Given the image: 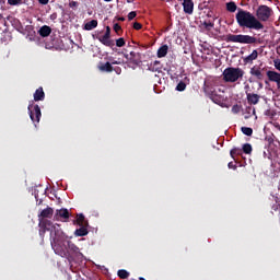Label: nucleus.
Masks as SVG:
<instances>
[{"label": "nucleus", "instance_id": "obj_8", "mask_svg": "<svg viewBox=\"0 0 280 280\" xmlns=\"http://www.w3.org/2000/svg\"><path fill=\"white\" fill-rule=\"evenodd\" d=\"M267 78H268L269 82L276 83L277 89L280 90V72H276L273 70H268Z\"/></svg>", "mask_w": 280, "mask_h": 280}, {"label": "nucleus", "instance_id": "obj_42", "mask_svg": "<svg viewBox=\"0 0 280 280\" xmlns=\"http://www.w3.org/2000/svg\"><path fill=\"white\" fill-rule=\"evenodd\" d=\"M112 72H115L116 75H120L121 74V68L120 67H114Z\"/></svg>", "mask_w": 280, "mask_h": 280}, {"label": "nucleus", "instance_id": "obj_16", "mask_svg": "<svg viewBox=\"0 0 280 280\" xmlns=\"http://www.w3.org/2000/svg\"><path fill=\"white\" fill-rule=\"evenodd\" d=\"M249 74H252L253 77H255L259 81L264 80V74L260 71V68L254 67V68L249 69Z\"/></svg>", "mask_w": 280, "mask_h": 280}, {"label": "nucleus", "instance_id": "obj_50", "mask_svg": "<svg viewBox=\"0 0 280 280\" xmlns=\"http://www.w3.org/2000/svg\"><path fill=\"white\" fill-rule=\"evenodd\" d=\"M119 21L120 22H125V18H119Z\"/></svg>", "mask_w": 280, "mask_h": 280}, {"label": "nucleus", "instance_id": "obj_11", "mask_svg": "<svg viewBox=\"0 0 280 280\" xmlns=\"http://www.w3.org/2000/svg\"><path fill=\"white\" fill-rule=\"evenodd\" d=\"M95 39H97L98 42H101L103 45H105L106 47L113 48L115 43L114 39H110V36H97L95 37Z\"/></svg>", "mask_w": 280, "mask_h": 280}, {"label": "nucleus", "instance_id": "obj_37", "mask_svg": "<svg viewBox=\"0 0 280 280\" xmlns=\"http://www.w3.org/2000/svg\"><path fill=\"white\" fill-rule=\"evenodd\" d=\"M114 31H115L116 34L120 35V32H121V26H120V24L115 23V24H114Z\"/></svg>", "mask_w": 280, "mask_h": 280}, {"label": "nucleus", "instance_id": "obj_52", "mask_svg": "<svg viewBox=\"0 0 280 280\" xmlns=\"http://www.w3.org/2000/svg\"><path fill=\"white\" fill-rule=\"evenodd\" d=\"M103 1L110 2V1H113V0H103Z\"/></svg>", "mask_w": 280, "mask_h": 280}, {"label": "nucleus", "instance_id": "obj_40", "mask_svg": "<svg viewBox=\"0 0 280 280\" xmlns=\"http://www.w3.org/2000/svg\"><path fill=\"white\" fill-rule=\"evenodd\" d=\"M127 18L129 19V21H133V19L137 18V12L136 11H131L129 13V15H127Z\"/></svg>", "mask_w": 280, "mask_h": 280}, {"label": "nucleus", "instance_id": "obj_45", "mask_svg": "<svg viewBox=\"0 0 280 280\" xmlns=\"http://www.w3.org/2000/svg\"><path fill=\"white\" fill-rule=\"evenodd\" d=\"M279 209H280V203H276V205L272 206L273 211H277Z\"/></svg>", "mask_w": 280, "mask_h": 280}, {"label": "nucleus", "instance_id": "obj_38", "mask_svg": "<svg viewBox=\"0 0 280 280\" xmlns=\"http://www.w3.org/2000/svg\"><path fill=\"white\" fill-rule=\"evenodd\" d=\"M78 7H79V3L77 1H70V3H69L70 9L77 10Z\"/></svg>", "mask_w": 280, "mask_h": 280}, {"label": "nucleus", "instance_id": "obj_43", "mask_svg": "<svg viewBox=\"0 0 280 280\" xmlns=\"http://www.w3.org/2000/svg\"><path fill=\"white\" fill-rule=\"evenodd\" d=\"M103 36L110 37V27L109 26H106V31H105V34Z\"/></svg>", "mask_w": 280, "mask_h": 280}, {"label": "nucleus", "instance_id": "obj_10", "mask_svg": "<svg viewBox=\"0 0 280 280\" xmlns=\"http://www.w3.org/2000/svg\"><path fill=\"white\" fill-rule=\"evenodd\" d=\"M194 0H183L184 13H186L187 15L194 14Z\"/></svg>", "mask_w": 280, "mask_h": 280}, {"label": "nucleus", "instance_id": "obj_35", "mask_svg": "<svg viewBox=\"0 0 280 280\" xmlns=\"http://www.w3.org/2000/svg\"><path fill=\"white\" fill-rule=\"evenodd\" d=\"M242 110V105H233L232 106V113L233 114H240V112Z\"/></svg>", "mask_w": 280, "mask_h": 280}, {"label": "nucleus", "instance_id": "obj_9", "mask_svg": "<svg viewBox=\"0 0 280 280\" xmlns=\"http://www.w3.org/2000/svg\"><path fill=\"white\" fill-rule=\"evenodd\" d=\"M69 217H70L69 210L66 208H61L55 212L54 220L55 221L65 220L66 222V220H68Z\"/></svg>", "mask_w": 280, "mask_h": 280}, {"label": "nucleus", "instance_id": "obj_20", "mask_svg": "<svg viewBox=\"0 0 280 280\" xmlns=\"http://www.w3.org/2000/svg\"><path fill=\"white\" fill-rule=\"evenodd\" d=\"M258 59V50H253L250 55L244 58V63H253V60Z\"/></svg>", "mask_w": 280, "mask_h": 280}, {"label": "nucleus", "instance_id": "obj_33", "mask_svg": "<svg viewBox=\"0 0 280 280\" xmlns=\"http://www.w3.org/2000/svg\"><path fill=\"white\" fill-rule=\"evenodd\" d=\"M23 2V0H7V4H10L12 7L20 5Z\"/></svg>", "mask_w": 280, "mask_h": 280}, {"label": "nucleus", "instance_id": "obj_39", "mask_svg": "<svg viewBox=\"0 0 280 280\" xmlns=\"http://www.w3.org/2000/svg\"><path fill=\"white\" fill-rule=\"evenodd\" d=\"M273 67L277 69L278 72H280V59L273 60Z\"/></svg>", "mask_w": 280, "mask_h": 280}, {"label": "nucleus", "instance_id": "obj_5", "mask_svg": "<svg viewBox=\"0 0 280 280\" xmlns=\"http://www.w3.org/2000/svg\"><path fill=\"white\" fill-rule=\"evenodd\" d=\"M223 81L225 83H235L236 81L243 79L244 70L235 67H228L223 71Z\"/></svg>", "mask_w": 280, "mask_h": 280}, {"label": "nucleus", "instance_id": "obj_6", "mask_svg": "<svg viewBox=\"0 0 280 280\" xmlns=\"http://www.w3.org/2000/svg\"><path fill=\"white\" fill-rule=\"evenodd\" d=\"M272 16V9L267 7L266 4L259 5L256 11V18L260 22H267Z\"/></svg>", "mask_w": 280, "mask_h": 280}, {"label": "nucleus", "instance_id": "obj_44", "mask_svg": "<svg viewBox=\"0 0 280 280\" xmlns=\"http://www.w3.org/2000/svg\"><path fill=\"white\" fill-rule=\"evenodd\" d=\"M228 167L229 170H236V166L234 165L233 162H229Z\"/></svg>", "mask_w": 280, "mask_h": 280}, {"label": "nucleus", "instance_id": "obj_14", "mask_svg": "<svg viewBox=\"0 0 280 280\" xmlns=\"http://www.w3.org/2000/svg\"><path fill=\"white\" fill-rule=\"evenodd\" d=\"M260 96L256 93H247V102L249 105H258Z\"/></svg>", "mask_w": 280, "mask_h": 280}, {"label": "nucleus", "instance_id": "obj_32", "mask_svg": "<svg viewBox=\"0 0 280 280\" xmlns=\"http://www.w3.org/2000/svg\"><path fill=\"white\" fill-rule=\"evenodd\" d=\"M187 85L184 81H179L178 85H176V91L184 92L186 90Z\"/></svg>", "mask_w": 280, "mask_h": 280}, {"label": "nucleus", "instance_id": "obj_1", "mask_svg": "<svg viewBox=\"0 0 280 280\" xmlns=\"http://www.w3.org/2000/svg\"><path fill=\"white\" fill-rule=\"evenodd\" d=\"M54 215V209L48 207L43 209L40 214H38V234L40 237L45 236V233L50 232V237L52 238V246L58 254H62V248L60 244L66 240L65 232H62L59 224H54L47 219H51Z\"/></svg>", "mask_w": 280, "mask_h": 280}, {"label": "nucleus", "instance_id": "obj_30", "mask_svg": "<svg viewBox=\"0 0 280 280\" xmlns=\"http://www.w3.org/2000/svg\"><path fill=\"white\" fill-rule=\"evenodd\" d=\"M241 131L247 137H252L253 135V129L250 127H242Z\"/></svg>", "mask_w": 280, "mask_h": 280}, {"label": "nucleus", "instance_id": "obj_48", "mask_svg": "<svg viewBox=\"0 0 280 280\" xmlns=\"http://www.w3.org/2000/svg\"><path fill=\"white\" fill-rule=\"evenodd\" d=\"M124 58H126L127 60L130 59V55L124 54Z\"/></svg>", "mask_w": 280, "mask_h": 280}, {"label": "nucleus", "instance_id": "obj_53", "mask_svg": "<svg viewBox=\"0 0 280 280\" xmlns=\"http://www.w3.org/2000/svg\"><path fill=\"white\" fill-rule=\"evenodd\" d=\"M260 88H262V84H259Z\"/></svg>", "mask_w": 280, "mask_h": 280}, {"label": "nucleus", "instance_id": "obj_15", "mask_svg": "<svg viewBox=\"0 0 280 280\" xmlns=\"http://www.w3.org/2000/svg\"><path fill=\"white\" fill-rule=\"evenodd\" d=\"M51 27L48 25H43L39 30H38V35H40L43 38L48 37L49 35H51Z\"/></svg>", "mask_w": 280, "mask_h": 280}, {"label": "nucleus", "instance_id": "obj_13", "mask_svg": "<svg viewBox=\"0 0 280 280\" xmlns=\"http://www.w3.org/2000/svg\"><path fill=\"white\" fill-rule=\"evenodd\" d=\"M207 97L210 98L215 105H222L224 102V97L218 93L207 95Z\"/></svg>", "mask_w": 280, "mask_h": 280}, {"label": "nucleus", "instance_id": "obj_17", "mask_svg": "<svg viewBox=\"0 0 280 280\" xmlns=\"http://www.w3.org/2000/svg\"><path fill=\"white\" fill-rule=\"evenodd\" d=\"M81 228H79L77 231H74V236L77 237H84L86 235H89V230H86L88 225H80Z\"/></svg>", "mask_w": 280, "mask_h": 280}, {"label": "nucleus", "instance_id": "obj_28", "mask_svg": "<svg viewBox=\"0 0 280 280\" xmlns=\"http://www.w3.org/2000/svg\"><path fill=\"white\" fill-rule=\"evenodd\" d=\"M119 279L126 280L130 277V273L126 271L125 269L118 270L117 272Z\"/></svg>", "mask_w": 280, "mask_h": 280}, {"label": "nucleus", "instance_id": "obj_47", "mask_svg": "<svg viewBox=\"0 0 280 280\" xmlns=\"http://www.w3.org/2000/svg\"><path fill=\"white\" fill-rule=\"evenodd\" d=\"M112 66H115V65H121V61H112L109 62Z\"/></svg>", "mask_w": 280, "mask_h": 280}, {"label": "nucleus", "instance_id": "obj_2", "mask_svg": "<svg viewBox=\"0 0 280 280\" xmlns=\"http://www.w3.org/2000/svg\"><path fill=\"white\" fill-rule=\"evenodd\" d=\"M235 19L240 27L248 28L253 31L264 30V25L260 22V20H258V18L253 15V13L248 11H244L243 9H238V13H236Z\"/></svg>", "mask_w": 280, "mask_h": 280}, {"label": "nucleus", "instance_id": "obj_36", "mask_svg": "<svg viewBox=\"0 0 280 280\" xmlns=\"http://www.w3.org/2000/svg\"><path fill=\"white\" fill-rule=\"evenodd\" d=\"M245 113H247L248 116H252V115H255V114H256V110H255L254 107L247 106V108H245Z\"/></svg>", "mask_w": 280, "mask_h": 280}, {"label": "nucleus", "instance_id": "obj_4", "mask_svg": "<svg viewBox=\"0 0 280 280\" xmlns=\"http://www.w3.org/2000/svg\"><path fill=\"white\" fill-rule=\"evenodd\" d=\"M225 43H238L243 45H255L258 43L256 37L244 34H228L224 38Z\"/></svg>", "mask_w": 280, "mask_h": 280}, {"label": "nucleus", "instance_id": "obj_41", "mask_svg": "<svg viewBox=\"0 0 280 280\" xmlns=\"http://www.w3.org/2000/svg\"><path fill=\"white\" fill-rule=\"evenodd\" d=\"M133 28H135V31H141L142 24L139 23V22H135V23H133Z\"/></svg>", "mask_w": 280, "mask_h": 280}, {"label": "nucleus", "instance_id": "obj_19", "mask_svg": "<svg viewBox=\"0 0 280 280\" xmlns=\"http://www.w3.org/2000/svg\"><path fill=\"white\" fill-rule=\"evenodd\" d=\"M98 25L97 20H91L90 22H86L85 25H83V31H93Z\"/></svg>", "mask_w": 280, "mask_h": 280}, {"label": "nucleus", "instance_id": "obj_26", "mask_svg": "<svg viewBox=\"0 0 280 280\" xmlns=\"http://www.w3.org/2000/svg\"><path fill=\"white\" fill-rule=\"evenodd\" d=\"M129 61L133 65H138L139 63V54L136 51H131L130 52V58Z\"/></svg>", "mask_w": 280, "mask_h": 280}, {"label": "nucleus", "instance_id": "obj_29", "mask_svg": "<svg viewBox=\"0 0 280 280\" xmlns=\"http://www.w3.org/2000/svg\"><path fill=\"white\" fill-rule=\"evenodd\" d=\"M244 154H250L253 149L250 143H244L243 149H241Z\"/></svg>", "mask_w": 280, "mask_h": 280}, {"label": "nucleus", "instance_id": "obj_18", "mask_svg": "<svg viewBox=\"0 0 280 280\" xmlns=\"http://www.w3.org/2000/svg\"><path fill=\"white\" fill-rule=\"evenodd\" d=\"M203 93L205 95H212V94H218V92H215V88L212 84H203Z\"/></svg>", "mask_w": 280, "mask_h": 280}, {"label": "nucleus", "instance_id": "obj_34", "mask_svg": "<svg viewBox=\"0 0 280 280\" xmlns=\"http://www.w3.org/2000/svg\"><path fill=\"white\" fill-rule=\"evenodd\" d=\"M126 45L125 38L120 37L116 39V47L121 48Z\"/></svg>", "mask_w": 280, "mask_h": 280}, {"label": "nucleus", "instance_id": "obj_24", "mask_svg": "<svg viewBox=\"0 0 280 280\" xmlns=\"http://www.w3.org/2000/svg\"><path fill=\"white\" fill-rule=\"evenodd\" d=\"M161 61H154L150 65V71L152 72H161Z\"/></svg>", "mask_w": 280, "mask_h": 280}, {"label": "nucleus", "instance_id": "obj_22", "mask_svg": "<svg viewBox=\"0 0 280 280\" xmlns=\"http://www.w3.org/2000/svg\"><path fill=\"white\" fill-rule=\"evenodd\" d=\"M168 47L167 45H163L158 50V58H165L167 55Z\"/></svg>", "mask_w": 280, "mask_h": 280}, {"label": "nucleus", "instance_id": "obj_7", "mask_svg": "<svg viewBox=\"0 0 280 280\" xmlns=\"http://www.w3.org/2000/svg\"><path fill=\"white\" fill-rule=\"evenodd\" d=\"M28 115L31 121L34 124H39L40 122V117H42V112L39 105H34V102L31 101L28 104Z\"/></svg>", "mask_w": 280, "mask_h": 280}, {"label": "nucleus", "instance_id": "obj_49", "mask_svg": "<svg viewBox=\"0 0 280 280\" xmlns=\"http://www.w3.org/2000/svg\"><path fill=\"white\" fill-rule=\"evenodd\" d=\"M277 54L280 56V47L277 48Z\"/></svg>", "mask_w": 280, "mask_h": 280}, {"label": "nucleus", "instance_id": "obj_51", "mask_svg": "<svg viewBox=\"0 0 280 280\" xmlns=\"http://www.w3.org/2000/svg\"><path fill=\"white\" fill-rule=\"evenodd\" d=\"M139 280H145V278H143V277H139Z\"/></svg>", "mask_w": 280, "mask_h": 280}, {"label": "nucleus", "instance_id": "obj_27", "mask_svg": "<svg viewBox=\"0 0 280 280\" xmlns=\"http://www.w3.org/2000/svg\"><path fill=\"white\" fill-rule=\"evenodd\" d=\"M243 151L240 148H233L231 149V159H233V161H235V155H242Z\"/></svg>", "mask_w": 280, "mask_h": 280}, {"label": "nucleus", "instance_id": "obj_12", "mask_svg": "<svg viewBox=\"0 0 280 280\" xmlns=\"http://www.w3.org/2000/svg\"><path fill=\"white\" fill-rule=\"evenodd\" d=\"M33 98H34V101H32L33 103L34 102H44V100H45L44 88H38L36 90V92H34Z\"/></svg>", "mask_w": 280, "mask_h": 280}, {"label": "nucleus", "instance_id": "obj_3", "mask_svg": "<svg viewBox=\"0 0 280 280\" xmlns=\"http://www.w3.org/2000/svg\"><path fill=\"white\" fill-rule=\"evenodd\" d=\"M50 246L54 249V253L59 255L61 258H72L71 255H81L80 247L73 244L71 241H68V235L65 234V241L59 243V247L62 249V253H58L54 247L52 238L50 237Z\"/></svg>", "mask_w": 280, "mask_h": 280}, {"label": "nucleus", "instance_id": "obj_21", "mask_svg": "<svg viewBox=\"0 0 280 280\" xmlns=\"http://www.w3.org/2000/svg\"><path fill=\"white\" fill-rule=\"evenodd\" d=\"M113 68L114 67L110 62L102 63L101 66H98V70H101V72H107V73L113 72Z\"/></svg>", "mask_w": 280, "mask_h": 280}, {"label": "nucleus", "instance_id": "obj_31", "mask_svg": "<svg viewBox=\"0 0 280 280\" xmlns=\"http://www.w3.org/2000/svg\"><path fill=\"white\" fill-rule=\"evenodd\" d=\"M202 26L205 27V30H207V31H211V28H213L214 27V23L213 22H210V21H205V22H202Z\"/></svg>", "mask_w": 280, "mask_h": 280}, {"label": "nucleus", "instance_id": "obj_25", "mask_svg": "<svg viewBox=\"0 0 280 280\" xmlns=\"http://www.w3.org/2000/svg\"><path fill=\"white\" fill-rule=\"evenodd\" d=\"M238 8L236 7L235 2H228V3H225V10H228L229 13H235V11Z\"/></svg>", "mask_w": 280, "mask_h": 280}, {"label": "nucleus", "instance_id": "obj_46", "mask_svg": "<svg viewBox=\"0 0 280 280\" xmlns=\"http://www.w3.org/2000/svg\"><path fill=\"white\" fill-rule=\"evenodd\" d=\"M49 0H38V3L46 5L48 4Z\"/></svg>", "mask_w": 280, "mask_h": 280}, {"label": "nucleus", "instance_id": "obj_23", "mask_svg": "<svg viewBox=\"0 0 280 280\" xmlns=\"http://www.w3.org/2000/svg\"><path fill=\"white\" fill-rule=\"evenodd\" d=\"M77 224L79 226H89V221H85L84 214H78Z\"/></svg>", "mask_w": 280, "mask_h": 280}]
</instances>
